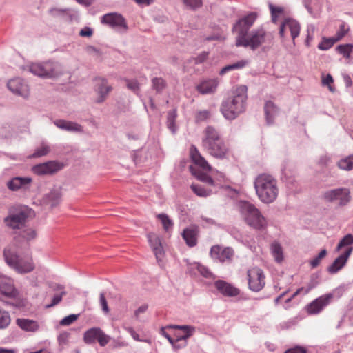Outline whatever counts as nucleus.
<instances>
[{
	"mask_svg": "<svg viewBox=\"0 0 353 353\" xmlns=\"http://www.w3.org/2000/svg\"><path fill=\"white\" fill-rule=\"evenodd\" d=\"M337 165L339 168L344 170H351L353 169V155H350L341 159Z\"/></svg>",
	"mask_w": 353,
	"mask_h": 353,
	"instance_id": "nucleus-43",
	"label": "nucleus"
},
{
	"mask_svg": "<svg viewBox=\"0 0 353 353\" xmlns=\"http://www.w3.org/2000/svg\"><path fill=\"white\" fill-rule=\"evenodd\" d=\"M99 302L102 307V310L105 313L108 314L109 312V307L108 306V303L105 297V293L101 292L99 296Z\"/></svg>",
	"mask_w": 353,
	"mask_h": 353,
	"instance_id": "nucleus-56",
	"label": "nucleus"
},
{
	"mask_svg": "<svg viewBox=\"0 0 353 353\" xmlns=\"http://www.w3.org/2000/svg\"><path fill=\"white\" fill-rule=\"evenodd\" d=\"M101 23L106 25L116 31L124 33L128 29V26L123 16L117 12H110L103 15Z\"/></svg>",
	"mask_w": 353,
	"mask_h": 353,
	"instance_id": "nucleus-9",
	"label": "nucleus"
},
{
	"mask_svg": "<svg viewBox=\"0 0 353 353\" xmlns=\"http://www.w3.org/2000/svg\"><path fill=\"white\" fill-rule=\"evenodd\" d=\"M93 34V31L92 28L89 27H86L82 30H81L79 34L81 37H91Z\"/></svg>",
	"mask_w": 353,
	"mask_h": 353,
	"instance_id": "nucleus-62",
	"label": "nucleus"
},
{
	"mask_svg": "<svg viewBox=\"0 0 353 353\" xmlns=\"http://www.w3.org/2000/svg\"><path fill=\"white\" fill-rule=\"evenodd\" d=\"M271 250L275 261L278 263H281L283 259L281 245L279 243L274 242L271 245Z\"/></svg>",
	"mask_w": 353,
	"mask_h": 353,
	"instance_id": "nucleus-38",
	"label": "nucleus"
},
{
	"mask_svg": "<svg viewBox=\"0 0 353 353\" xmlns=\"http://www.w3.org/2000/svg\"><path fill=\"white\" fill-rule=\"evenodd\" d=\"M269 8L271 14L272 21L276 23L278 18L284 13V8L281 6H276L272 3H269Z\"/></svg>",
	"mask_w": 353,
	"mask_h": 353,
	"instance_id": "nucleus-37",
	"label": "nucleus"
},
{
	"mask_svg": "<svg viewBox=\"0 0 353 353\" xmlns=\"http://www.w3.org/2000/svg\"><path fill=\"white\" fill-rule=\"evenodd\" d=\"M239 211L245 222L256 230H262L268 223L259 210L252 203L243 201L239 204Z\"/></svg>",
	"mask_w": 353,
	"mask_h": 353,
	"instance_id": "nucleus-4",
	"label": "nucleus"
},
{
	"mask_svg": "<svg viewBox=\"0 0 353 353\" xmlns=\"http://www.w3.org/2000/svg\"><path fill=\"white\" fill-rule=\"evenodd\" d=\"M50 152V147L46 144H41L32 154V157L37 158L46 155Z\"/></svg>",
	"mask_w": 353,
	"mask_h": 353,
	"instance_id": "nucleus-48",
	"label": "nucleus"
},
{
	"mask_svg": "<svg viewBox=\"0 0 353 353\" xmlns=\"http://www.w3.org/2000/svg\"><path fill=\"white\" fill-rule=\"evenodd\" d=\"M147 237L157 260L161 261L163 258L164 251L160 237L152 232L148 233Z\"/></svg>",
	"mask_w": 353,
	"mask_h": 353,
	"instance_id": "nucleus-23",
	"label": "nucleus"
},
{
	"mask_svg": "<svg viewBox=\"0 0 353 353\" xmlns=\"http://www.w3.org/2000/svg\"><path fill=\"white\" fill-rule=\"evenodd\" d=\"M170 328L180 330L184 332L182 336H177L176 339L172 338L168 333L163 331V335L172 344L173 348L179 350L186 346V340L190 338L195 332V327L191 325H170L168 326Z\"/></svg>",
	"mask_w": 353,
	"mask_h": 353,
	"instance_id": "nucleus-8",
	"label": "nucleus"
},
{
	"mask_svg": "<svg viewBox=\"0 0 353 353\" xmlns=\"http://www.w3.org/2000/svg\"><path fill=\"white\" fill-rule=\"evenodd\" d=\"M353 244V235L351 234H346L343 237V239L339 241V244L336 246V250H340L343 247H352L351 245Z\"/></svg>",
	"mask_w": 353,
	"mask_h": 353,
	"instance_id": "nucleus-45",
	"label": "nucleus"
},
{
	"mask_svg": "<svg viewBox=\"0 0 353 353\" xmlns=\"http://www.w3.org/2000/svg\"><path fill=\"white\" fill-rule=\"evenodd\" d=\"M272 40L273 36L271 33L267 32L263 28H257L252 30L243 39H236V46L249 47L251 50H255L265 43H272Z\"/></svg>",
	"mask_w": 353,
	"mask_h": 353,
	"instance_id": "nucleus-6",
	"label": "nucleus"
},
{
	"mask_svg": "<svg viewBox=\"0 0 353 353\" xmlns=\"http://www.w3.org/2000/svg\"><path fill=\"white\" fill-rule=\"evenodd\" d=\"M0 292L12 299H15L19 295V291L15 288L13 280L3 274H0Z\"/></svg>",
	"mask_w": 353,
	"mask_h": 353,
	"instance_id": "nucleus-18",
	"label": "nucleus"
},
{
	"mask_svg": "<svg viewBox=\"0 0 353 353\" xmlns=\"http://www.w3.org/2000/svg\"><path fill=\"white\" fill-rule=\"evenodd\" d=\"M157 217L161 221L163 229L165 231H168L170 228H172L173 223L166 214H157Z\"/></svg>",
	"mask_w": 353,
	"mask_h": 353,
	"instance_id": "nucleus-46",
	"label": "nucleus"
},
{
	"mask_svg": "<svg viewBox=\"0 0 353 353\" xmlns=\"http://www.w3.org/2000/svg\"><path fill=\"white\" fill-rule=\"evenodd\" d=\"M284 353H307V350L301 346L287 350Z\"/></svg>",
	"mask_w": 353,
	"mask_h": 353,
	"instance_id": "nucleus-61",
	"label": "nucleus"
},
{
	"mask_svg": "<svg viewBox=\"0 0 353 353\" xmlns=\"http://www.w3.org/2000/svg\"><path fill=\"white\" fill-rule=\"evenodd\" d=\"M37 236L36 231L32 228H26L19 232L14 238L17 247L21 243H24L26 247H29V241L35 239Z\"/></svg>",
	"mask_w": 353,
	"mask_h": 353,
	"instance_id": "nucleus-26",
	"label": "nucleus"
},
{
	"mask_svg": "<svg viewBox=\"0 0 353 353\" xmlns=\"http://www.w3.org/2000/svg\"><path fill=\"white\" fill-rule=\"evenodd\" d=\"M349 31V28H345V23H342L340 26L339 30L336 32L335 36L334 37L335 41H339L342 39Z\"/></svg>",
	"mask_w": 353,
	"mask_h": 353,
	"instance_id": "nucleus-54",
	"label": "nucleus"
},
{
	"mask_svg": "<svg viewBox=\"0 0 353 353\" xmlns=\"http://www.w3.org/2000/svg\"><path fill=\"white\" fill-rule=\"evenodd\" d=\"M8 88L13 93L26 97L28 94V85L19 78L10 80L7 83Z\"/></svg>",
	"mask_w": 353,
	"mask_h": 353,
	"instance_id": "nucleus-25",
	"label": "nucleus"
},
{
	"mask_svg": "<svg viewBox=\"0 0 353 353\" xmlns=\"http://www.w3.org/2000/svg\"><path fill=\"white\" fill-rule=\"evenodd\" d=\"M212 258L221 263L230 262L232 260L234 251L231 248H221L216 245H213L210 249Z\"/></svg>",
	"mask_w": 353,
	"mask_h": 353,
	"instance_id": "nucleus-16",
	"label": "nucleus"
},
{
	"mask_svg": "<svg viewBox=\"0 0 353 353\" xmlns=\"http://www.w3.org/2000/svg\"><path fill=\"white\" fill-rule=\"evenodd\" d=\"M166 81L161 77H154L152 79V87L157 93L161 92L166 87Z\"/></svg>",
	"mask_w": 353,
	"mask_h": 353,
	"instance_id": "nucleus-41",
	"label": "nucleus"
},
{
	"mask_svg": "<svg viewBox=\"0 0 353 353\" xmlns=\"http://www.w3.org/2000/svg\"><path fill=\"white\" fill-rule=\"evenodd\" d=\"M6 305L11 306L14 308H20L24 305L21 301L16 300L14 301H3Z\"/></svg>",
	"mask_w": 353,
	"mask_h": 353,
	"instance_id": "nucleus-60",
	"label": "nucleus"
},
{
	"mask_svg": "<svg viewBox=\"0 0 353 353\" xmlns=\"http://www.w3.org/2000/svg\"><path fill=\"white\" fill-rule=\"evenodd\" d=\"M210 117V113L208 110H201L196 113V119L198 121H203Z\"/></svg>",
	"mask_w": 353,
	"mask_h": 353,
	"instance_id": "nucleus-57",
	"label": "nucleus"
},
{
	"mask_svg": "<svg viewBox=\"0 0 353 353\" xmlns=\"http://www.w3.org/2000/svg\"><path fill=\"white\" fill-rule=\"evenodd\" d=\"M190 188L192 192L198 196L207 197L211 195L216 190H214L212 188H205L201 185L192 184Z\"/></svg>",
	"mask_w": 353,
	"mask_h": 353,
	"instance_id": "nucleus-35",
	"label": "nucleus"
},
{
	"mask_svg": "<svg viewBox=\"0 0 353 353\" xmlns=\"http://www.w3.org/2000/svg\"><path fill=\"white\" fill-rule=\"evenodd\" d=\"M112 88L104 78H97L95 90L99 97L96 99V103H103L108 97L109 93L112 91Z\"/></svg>",
	"mask_w": 353,
	"mask_h": 353,
	"instance_id": "nucleus-20",
	"label": "nucleus"
},
{
	"mask_svg": "<svg viewBox=\"0 0 353 353\" xmlns=\"http://www.w3.org/2000/svg\"><path fill=\"white\" fill-rule=\"evenodd\" d=\"M203 134L202 139L203 150L216 159H228L230 154V149L221 138L219 130L212 125H208L205 128Z\"/></svg>",
	"mask_w": 353,
	"mask_h": 353,
	"instance_id": "nucleus-2",
	"label": "nucleus"
},
{
	"mask_svg": "<svg viewBox=\"0 0 353 353\" xmlns=\"http://www.w3.org/2000/svg\"><path fill=\"white\" fill-rule=\"evenodd\" d=\"M49 13L54 17H62L65 21H72L75 15L70 12L68 8H52L49 10Z\"/></svg>",
	"mask_w": 353,
	"mask_h": 353,
	"instance_id": "nucleus-34",
	"label": "nucleus"
},
{
	"mask_svg": "<svg viewBox=\"0 0 353 353\" xmlns=\"http://www.w3.org/2000/svg\"><path fill=\"white\" fill-rule=\"evenodd\" d=\"M327 254V251L325 249L322 250L319 254L314 257L312 260L310 261V265L312 268H314L319 265L321 259L324 258Z\"/></svg>",
	"mask_w": 353,
	"mask_h": 353,
	"instance_id": "nucleus-53",
	"label": "nucleus"
},
{
	"mask_svg": "<svg viewBox=\"0 0 353 353\" xmlns=\"http://www.w3.org/2000/svg\"><path fill=\"white\" fill-rule=\"evenodd\" d=\"M336 51L342 54L345 58L349 59L350 57V54L353 51V44L347 43V44H341L339 45L336 48Z\"/></svg>",
	"mask_w": 353,
	"mask_h": 353,
	"instance_id": "nucleus-42",
	"label": "nucleus"
},
{
	"mask_svg": "<svg viewBox=\"0 0 353 353\" xmlns=\"http://www.w3.org/2000/svg\"><path fill=\"white\" fill-rule=\"evenodd\" d=\"M337 42L335 41L334 37H323L322 41L319 43L318 48L321 50H327L331 48L334 44Z\"/></svg>",
	"mask_w": 353,
	"mask_h": 353,
	"instance_id": "nucleus-44",
	"label": "nucleus"
},
{
	"mask_svg": "<svg viewBox=\"0 0 353 353\" xmlns=\"http://www.w3.org/2000/svg\"><path fill=\"white\" fill-rule=\"evenodd\" d=\"M322 199L327 203H336L338 206L343 207L351 200L350 191L347 188H339L324 192Z\"/></svg>",
	"mask_w": 353,
	"mask_h": 353,
	"instance_id": "nucleus-7",
	"label": "nucleus"
},
{
	"mask_svg": "<svg viewBox=\"0 0 353 353\" xmlns=\"http://www.w3.org/2000/svg\"><path fill=\"white\" fill-rule=\"evenodd\" d=\"M29 71L43 78H52L58 74L57 65L51 61L32 63L29 66Z\"/></svg>",
	"mask_w": 353,
	"mask_h": 353,
	"instance_id": "nucleus-10",
	"label": "nucleus"
},
{
	"mask_svg": "<svg viewBox=\"0 0 353 353\" xmlns=\"http://www.w3.org/2000/svg\"><path fill=\"white\" fill-rule=\"evenodd\" d=\"M61 196V188L60 187L56 188H53L48 194H46L45 201L51 208H54L59 204Z\"/></svg>",
	"mask_w": 353,
	"mask_h": 353,
	"instance_id": "nucleus-31",
	"label": "nucleus"
},
{
	"mask_svg": "<svg viewBox=\"0 0 353 353\" xmlns=\"http://www.w3.org/2000/svg\"><path fill=\"white\" fill-rule=\"evenodd\" d=\"M257 18L256 12H250L241 19H239L233 26L232 32L237 34L236 39H241L247 36L249 30L253 26Z\"/></svg>",
	"mask_w": 353,
	"mask_h": 353,
	"instance_id": "nucleus-12",
	"label": "nucleus"
},
{
	"mask_svg": "<svg viewBox=\"0 0 353 353\" xmlns=\"http://www.w3.org/2000/svg\"><path fill=\"white\" fill-rule=\"evenodd\" d=\"M248 88L241 85L233 88L230 95L223 99L220 105V111L225 119L234 120L246 110Z\"/></svg>",
	"mask_w": 353,
	"mask_h": 353,
	"instance_id": "nucleus-1",
	"label": "nucleus"
},
{
	"mask_svg": "<svg viewBox=\"0 0 353 353\" xmlns=\"http://www.w3.org/2000/svg\"><path fill=\"white\" fill-rule=\"evenodd\" d=\"M208 57V52H202L197 57L194 58V62L196 64L202 63L206 61Z\"/></svg>",
	"mask_w": 353,
	"mask_h": 353,
	"instance_id": "nucleus-59",
	"label": "nucleus"
},
{
	"mask_svg": "<svg viewBox=\"0 0 353 353\" xmlns=\"http://www.w3.org/2000/svg\"><path fill=\"white\" fill-rule=\"evenodd\" d=\"M54 124L59 129L68 132H83V127L73 121H66L64 119H57L54 121Z\"/></svg>",
	"mask_w": 353,
	"mask_h": 353,
	"instance_id": "nucleus-30",
	"label": "nucleus"
},
{
	"mask_svg": "<svg viewBox=\"0 0 353 353\" xmlns=\"http://www.w3.org/2000/svg\"><path fill=\"white\" fill-rule=\"evenodd\" d=\"M65 291H62L59 294H54L51 303L50 304L46 305V308H50L58 305L61 301L63 296H65Z\"/></svg>",
	"mask_w": 353,
	"mask_h": 353,
	"instance_id": "nucleus-51",
	"label": "nucleus"
},
{
	"mask_svg": "<svg viewBox=\"0 0 353 353\" xmlns=\"http://www.w3.org/2000/svg\"><path fill=\"white\" fill-rule=\"evenodd\" d=\"M264 111L268 124L273 123L275 117L279 113L278 107L272 101H268L265 104Z\"/></svg>",
	"mask_w": 353,
	"mask_h": 353,
	"instance_id": "nucleus-33",
	"label": "nucleus"
},
{
	"mask_svg": "<svg viewBox=\"0 0 353 353\" xmlns=\"http://www.w3.org/2000/svg\"><path fill=\"white\" fill-rule=\"evenodd\" d=\"M127 330L135 341H141L139 339V335L134 330L132 327H128Z\"/></svg>",
	"mask_w": 353,
	"mask_h": 353,
	"instance_id": "nucleus-64",
	"label": "nucleus"
},
{
	"mask_svg": "<svg viewBox=\"0 0 353 353\" xmlns=\"http://www.w3.org/2000/svg\"><path fill=\"white\" fill-rule=\"evenodd\" d=\"M124 81L126 83V86L129 90L135 94H138L140 90V85L137 80L124 79Z\"/></svg>",
	"mask_w": 353,
	"mask_h": 353,
	"instance_id": "nucleus-49",
	"label": "nucleus"
},
{
	"mask_svg": "<svg viewBox=\"0 0 353 353\" xmlns=\"http://www.w3.org/2000/svg\"><path fill=\"white\" fill-rule=\"evenodd\" d=\"M247 276L248 279L249 289L253 292H258L265 286V275L263 270L254 267L248 270Z\"/></svg>",
	"mask_w": 353,
	"mask_h": 353,
	"instance_id": "nucleus-13",
	"label": "nucleus"
},
{
	"mask_svg": "<svg viewBox=\"0 0 353 353\" xmlns=\"http://www.w3.org/2000/svg\"><path fill=\"white\" fill-rule=\"evenodd\" d=\"M190 158L192 162L203 170L210 171L212 168L205 159L200 154L198 149L192 145L190 149Z\"/></svg>",
	"mask_w": 353,
	"mask_h": 353,
	"instance_id": "nucleus-27",
	"label": "nucleus"
},
{
	"mask_svg": "<svg viewBox=\"0 0 353 353\" xmlns=\"http://www.w3.org/2000/svg\"><path fill=\"white\" fill-rule=\"evenodd\" d=\"M194 266L198 272L201 274V275H202L203 277L210 279L212 276V273L206 266L199 263H195Z\"/></svg>",
	"mask_w": 353,
	"mask_h": 353,
	"instance_id": "nucleus-50",
	"label": "nucleus"
},
{
	"mask_svg": "<svg viewBox=\"0 0 353 353\" xmlns=\"http://www.w3.org/2000/svg\"><path fill=\"white\" fill-rule=\"evenodd\" d=\"M63 167V163L57 161H48L34 165L32 170L38 175L52 174L61 170Z\"/></svg>",
	"mask_w": 353,
	"mask_h": 353,
	"instance_id": "nucleus-19",
	"label": "nucleus"
},
{
	"mask_svg": "<svg viewBox=\"0 0 353 353\" xmlns=\"http://www.w3.org/2000/svg\"><path fill=\"white\" fill-rule=\"evenodd\" d=\"M314 31H315L314 26H313V25L307 26V36H306V39H305V44L307 47L310 46V43H311L312 41L313 40L314 34Z\"/></svg>",
	"mask_w": 353,
	"mask_h": 353,
	"instance_id": "nucleus-52",
	"label": "nucleus"
},
{
	"mask_svg": "<svg viewBox=\"0 0 353 353\" xmlns=\"http://www.w3.org/2000/svg\"><path fill=\"white\" fill-rule=\"evenodd\" d=\"M111 337L105 334L100 327H92L85 332L83 341L86 344H93L98 341L101 347L105 346Z\"/></svg>",
	"mask_w": 353,
	"mask_h": 353,
	"instance_id": "nucleus-14",
	"label": "nucleus"
},
{
	"mask_svg": "<svg viewBox=\"0 0 353 353\" xmlns=\"http://www.w3.org/2000/svg\"><path fill=\"white\" fill-rule=\"evenodd\" d=\"M176 115V110H172L169 111L167 115V126L172 133H175L176 130V127L175 125Z\"/></svg>",
	"mask_w": 353,
	"mask_h": 353,
	"instance_id": "nucleus-40",
	"label": "nucleus"
},
{
	"mask_svg": "<svg viewBox=\"0 0 353 353\" xmlns=\"http://www.w3.org/2000/svg\"><path fill=\"white\" fill-rule=\"evenodd\" d=\"M333 296L327 294L319 296L307 305V312L310 314H316L321 312L331 301Z\"/></svg>",
	"mask_w": 353,
	"mask_h": 353,
	"instance_id": "nucleus-17",
	"label": "nucleus"
},
{
	"mask_svg": "<svg viewBox=\"0 0 353 353\" xmlns=\"http://www.w3.org/2000/svg\"><path fill=\"white\" fill-rule=\"evenodd\" d=\"M247 64H248L247 61L241 60L236 63L227 65L221 70L219 74L221 75H223L224 74H225L226 72H228L229 71L241 69L243 67H245Z\"/></svg>",
	"mask_w": 353,
	"mask_h": 353,
	"instance_id": "nucleus-39",
	"label": "nucleus"
},
{
	"mask_svg": "<svg viewBox=\"0 0 353 353\" xmlns=\"http://www.w3.org/2000/svg\"><path fill=\"white\" fill-rule=\"evenodd\" d=\"M3 256L7 264L19 273L30 272L34 269L32 257L30 256H21L14 248H5Z\"/></svg>",
	"mask_w": 353,
	"mask_h": 353,
	"instance_id": "nucleus-5",
	"label": "nucleus"
},
{
	"mask_svg": "<svg viewBox=\"0 0 353 353\" xmlns=\"http://www.w3.org/2000/svg\"><path fill=\"white\" fill-rule=\"evenodd\" d=\"M32 178L16 176L11 179L7 183V187L12 191H18L19 190H28L32 183Z\"/></svg>",
	"mask_w": 353,
	"mask_h": 353,
	"instance_id": "nucleus-21",
	"label": "nucleus"
},
{
	"mask_svg": "<svg viewBox=\"0 0 353 353\" xmlns=\"http://www.w3.org/2000/svg\"><path fill=\"white\" fill-rule=\"evenodd\" d=\"M303 5L305 8L307 9V12L311 14H314V12L311 6V1L310 0H304L303 1Z\"/></svg>",
	"mask_w": 353,
	"mask_h": 353,
	"instance_id": "nucleus-63",
	"label": "nucleus"
},
{
	"mask_svg": "<svg viewBox=\"0 0 353 353\" xmlns=\"http://www.w3.org/2000/svg\"><path fill=\"white\" fill-rule=\"evenodd\" d=\"M183 3L191 8H196L201 5V0H183Z\"/></svg>",
	"mask_w": 353,
	"mask_h": 353,
	"instance_id": "nucleus-58",
	"label": "nucleus"
},
{
	"mask_svg": "<svg viewBox=\"0 0 353 353\" xmlns=\"http://www.w3.org/2000/svg\"><path fill=\"white\" fill-rule=\"evenodd\" d=\"M190 168L192 174L194 175L198 180L215 188V183L210 175L201 171H194L192 166H190Z\"/></svg>",
	"mask_w": 353,
	"mask_h": 353,
	"instance_id": "nucleus-36",
	"label": "nucleus"
},
{
	"mask_svg": "<svg viewBox=\"0 0 353 353\" xmlns=\"http://www.w3.org/2000/svg\"><path fill=\"white\" fill-rule=\"evenodd\" d=\"M10 321L11 319L9 313L0 309V329L7 327L10 325Z\"/></svg>",
	"mask_w": 353,
	"mask_h": 353,
	"instance_id": "nucleus-47",
	"label": "nucleus"
},
{
	"mask_svg": "<svg viewBox=\"0 0 353 353\" xmlns=\"http://www.w3.org/2000/svg\"><path fill=\"white\" fill-rule=\"evenodd\" d=\"M216 290L223 296L228 297H234L238 296L241 291L233 285L223 281L218 280L214 283Z\"/></svg>",
	"mask_w": 353,
	"mask_h": 353,
	"instance_id": "nucleus-24",
	"label": "nucleus"
},
{
	"mask_svg": "<svg viewBox=\"0 0 353 353\" xmlns=\"http://www.w3.org/2000/svg\"><path fill=\"white\" fill-rule=\"evenodd\" d=\"M254 186L259 199L263 203H273L279 194L278 183L272 175L259 174L254 181Z\"/></svg>",
	"mask_w": 353,
	"mask_h": 353,
	"instance_id": "nucleus-3",
	"label": "nucleus"
},
{
	"mask_svg": "<svg viewBox=\"0 0 353 353\" xmlns=\"http://www.w3.org/2000/svg\"><path fill=\"white\" fill-rule=\"evenodd\" d=\"M30 210L23 209L15 212H10L3 219L5 225L12 230H19L25 226L29 216Z\"/></svg>",
	"mask_w": 353,
	"mask_h": 353,
	"instance_id": "nucleus-11",
	"label": "nucleus"
},
{
	"mask_svg": "<svg viewBox=\"0 0 353 353\" xmlns=\"http://www.w3.org/2000/svg\"><path fill=\"white\" fill-rule=\"evenodd\" d=\"M78 316L77 314H70L65 316L60 321V324L61 325H70L77 319Z\"/></svg>",
	"mask_w": 353,
	"mask_h": 353,
	"instance_id": "nucleus-55",
	"label": "nucleus"
},
{
	"mask_svg": "<svg viewBox=\"0 0 353 353\" xmlns=\"http://www.w3.org/2000/svg\"><path fill=\"white\" fill-rule=\"evenodd\" d=\"M353 251V247L347 248L345 251L339 256L334 262L327 268V271L331 274H335L341 270L347 263L348 258Z\"/></svg>",
	"mask_w": 353,
	"mask_h": 353,
	"instance_id": "nucleus-22",
	"label": "nucleus"
},
{
	"mask_svg": "<svg viewBox=\"0 0 353 353\" xmlns=\"http://www.w3.org/2000/svg\"><path fill=\"white\" fill-rule=\"evenodd\" d=\"M219 85V81L216 79H207L199 83L196 90L202 94L214 93Z\"/></svg>",
	"mask_w": 353,
	"mask_h": 353,
	"instance_id": "nucleus-29",
	"label": "nucleus"
},
{
	"mask_svg": "<svg viewBox=\"0 0 353 353\" xmlns=\"http://www.w3.org/2000/svg\"><path fill=\"white\" fill-rule=\"evenodd\" d=\"M16 323L21 329L26 332H35L39 327L37 321L28 319L18 318Z\"/></svg>",
	"mask_w": 353,
	"mask_h": 353,
	"instance_id": "nucleus-32",
	"label": "nucleus"
},
{
	"mask_svg": "<svg viewBox=\"0 0 353 353\" xmlns=\"http://www.w3.org/2000/svg\"><path fill=\"white\" fill-rule=\"evenodd\" d=\"M289 30L290 35L292 38L293 42L296 37H299L301 30V26L299 23L295 19L291 18H286L282 22L279 28V35L281 38H285V31Z\"/></svg>",
	"mask_w": 353,
	"mask_h": 353,
	"instance_id": "nucleus-15",
	"label": "nucleus"
},
{
	"mask_svg": "<svg viewBox=\"0 0 353 353\" xmlns=\"http://www.w3.org/2000/svg\"><path fill=\"white\" fill-rule=\"evenodd\" d=\"M182 236L188 247H194L196 245L198 241V228L196 226H190L184 229L182 232Z\"/></svg>",
	"mask_w": 353,
	"mask_h": 353,
	"instance_id": "nucleus-28",
	"label": "nucleus"
}]
</instances>
